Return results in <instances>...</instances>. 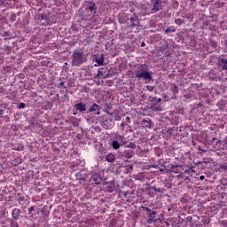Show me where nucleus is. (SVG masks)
<instances>
[{"label": "nucleus", "mask_w": 227, "mask_h": 227, "mask_svg": "<svg viewBox=\"0 0 227 227\" xmlns=\"http://www.w3.org/2000/svg\"><path fill=\"white\" fill-rule=\"evenodd\" d=\"M71 65L72 67H81L83 63H86L88 59H86V54L82 50H74L71 56Z\"/></svg>", "instance_id": "nucleus-1"}, {"label": "nucleus", "mask_w": 227, "mask_h": 227, "mask_svg": "<svg viewBox=\"0 0 227 227\" xmlns=\"http://www.w3.org/2000/svg\"><path fill=\"white\" fill-rule=\"evenodd\" d=\"M137 79H144V81H152V72L148 71L146 64L138 65L135 71Z\"/></svg>", "instance_id": "nucleus-2"}, {"label": "nucleus", "mask_w": 227, "mask_h": 227, "mask_svg": "<svg viewBox=\"0 0 227 227\" xmlns=\"http://www.w3.org/2000/svg\"><path fill=\"white\" fill-rule=\"evenodd\" d=\"M129 20V23L128 22L127 26L129 29H132L134 27H141V20H139V17H137V15L132 14Z\"/></svg>", "instance_id": "nucleus-3"}, {"label": "nucleus", "mask_w": 227, "mask_h": 227, "mask_svg": "<svg viewBox=\"0 0 227 227\" xmlns=\"http://www.w3.org/2000/svg\"><path fill=\"white\" fill-rule=\"evenodd\" d=\"M35 19L36 24H39V26H49V16L45 14H37Z\"/></svg>", "instance_id": "nucleus-4"}, {"label": "nucleus", "mask_w": 227, "mask_h": 227, "mask_svg": "<svg viewBox=\"0 0 227 227\" xmlns=\"http://www.w3.org/2000/svg\"><path fill=\"white\" fill-rule=\"evenodd\" d=\"M152 8L151 13H157L162 10V1L161 0H152L151 1Z\"/></svg>", "instance_id": "nucleus-5"}, {"label": "nucleus", "mask_w": 227, "mask_h": 227, "mask_svg": "<svg viewBox=\"0 0 227 227\" xmlns=\"http://www.w3.org/2000/svg\"><path fill=\"white\" fill-rule=\"evenodd\" d=\"M90 183L92 185H100L102 184V177L98 173L94 172L90 176Z\"/></svg>", "instance_id": "nucleus-6"}, {"label": "nucleus", "mask_w": 227, "mask_h": 227, "mask_svg": "<svg viewBox=\"0 0 227 227\" xmlns=\"http://www.w3.org/2000/svg\"><path fill=\"white\" fill-rule=\"evenodd\" d=\"M183 168V165H170V168L168 171V173H175L176 175H178L180 171H184Z\"/></svg>", "instance_id": "nucleus-7"}, {"label": "nucleus", "mask_w": 227, "mask_h": 227, "mask_svg": "<svg viewBox=\"0 0 227 227\" xmlns=\"http://www.w3.org/2000/svg\"><path fill=\"white\" fill-rule=\"evenodd\" d=\"M147 224H153V223H157V212L153 211L149 213L148 219L146 220Z\"/></svg>", "instance_id": "nucleus-8"}, {"label": "nucleus", "mask_w": 227, "mask_h": 227, "mask_svg": "<svg viewBox=\"0 0 227 227\" xmlns=\"http://www.w3.org/2000/svg\"><path fill=\"white\" fill-rule=\"evenodd\" d=\"M129 14L125 12H121L118 16L119 24H125L129 22Z\"/></svg>", "instance_id": "nucleus-9"}, {"label": "nucleus", "mask_w": 227, "mask_h": 227, "mask_svg": "<svg viewBox=\"0 0 227 227\" xmlns=\"http://www.w3.org/2000/svg\"><path fill=\"white\" fill-rule=\"evenodd\" d=\"M100 106L94 103L92 106H90V109L87 111V113H94V114H100Z\"/></svg>", "instance_id": "nucleus-10"}, {"label": "nucleus", "mask_w": 227, "mask_h": 227, "mask_svg": "<svg viewBox=\"0 0 227 227\" xmlns=\"http://www.w3.org/2000/svg\"><path fill=\"white\" fill-rule=\"evenodd\" d=\"M220 70H227V59H220L217 62Z\"/></svg>", "instance_id": "nucleus-11"}, {"label": "nucleus", "mask_w": 227, "mask_h": 227, "mask_svg": "<svg viewBox=\"0 0 227 227\" xmlns=\"http://www.w3.org/2000/svg\"><path fill=\"white\" fill-rule=\"evenodd\" d=\"M94 61L98 63V67H103L104 65V55L96 54L94 57Z\"/></svg>", "instance_id": "nucleus-12"}, {"label": "nucleus", "mask_w": 227, "mask_h": 227, "mask_svg": "<svg viewBox=\"0 0 227 227\" xmlns=\"http://www.w3.org/2000/svg\"><path fill=\"white\" fill-rule=\"evenodd\" d=\"M74 108L76 111H79V113H84L86 112V104L77 103L74 105Z\"/></svg>", "instance_id": "nucleus-13"}, {"label": "nucleus", "mask_w": 227, "mask_h": 227, "mask_svg": "<svg viewBox=\"0 0 227 227\" xmlns=\"http://www.w3.org/2000/svg\"><path fill=\"white\" fill-rule=\"evenodd\" d=\"M87 7L90 12L97 13V5L93 2H88Z\"/></svg>", "instance_id": "nucleus-14"}, {"label": "nucleus", "mask_w": 227, "mask_h": 227, "mask_svg": "<svg viewBox=\"0 0 227 227\" xmlns=\"http://www.w3.org/2000/svg\"><path fill=\"white\" fill-rule=\"evenodd\" d=\"M115 137H116V139L121 141V146H123V145H127V143H129V141H127V138H125V136L116 135Z\"/></svg>", "instance_id": "nucleus-15"}, {"label": "nucleus", "mask_w": 227, "mask_h": 227, "mask_svg": "<svg viewBox=\"0 0 227 227\" xmlns=\"http://www.w3.org/2000/svg\"><path fill=\"white\" fill-rule=\"evenodd\" d=\"M12 217L13 219H19L20 217V209L19 208H14L12 210Z\"/></svg>", "instance_id": "nucleus-16"}, {"label": "nucleus", "mask_w": 227, "mask_h": 227, "mask_svg": "<svg viewBox=\"0 0 227 227\" xmlns=\"http://www.w3.org/2000/svg\"><path fill=\"white\" fill-rule=\"evenodd\" d=\"M189 169L184 170V175H189V176H192V173H196V171L194 169H192L194 168V166L191 165L188 167Z\"/></svg>", "instance_id": "nucleus-17"}, {"label": "nucleus", "mask_w": 227, "mask_h": 227, "mask_svg": "<svg viewBox=\"0 0 227 227\" xmlns=\"http://www.w3.org/2000/svg\"><path fill=\"white\" fill-rule=\"evenodd\" d=\"M150 191H155V192H159L160 194H164V188H157L156 186H150Z\"/></svg>", "instance_id": "nucleus-18"}, {"label": "nucleus", "mask_w": 227, "mask_h": 227, "mask_svg": "<svg viewBox=\"0 0 227 227\" xmlns=\"http://www.w3.org/2000/svg\"><path fill=\"white\" fill-rule=\"evenodd\" d=\"M111 146L114 148V150H118L120 149V146H121V144L118 143L117 140H113L111 143H110Z\"/></svg>", "instance_id": "nucleus-19"}, {"label": "nucleus", "mask_w": 227, "mask_h": 227, "mask_svg": "<svg viewBox=\"0 0 227 227\" xmlns=\"http://www.w3.org/2000/svg\"><path fill=\"white\" fill-rule=\"evenodd\" d=\"M107 162H114L116 160V156L113 153H109L106 157Z\"/></svg>", "instance_id": "nucleus-20"}, {"label": "nucleus", "mask_w": 227, "mask_h": 227, "mask_svg": "<svg viewBox=\"0 0 227 227\" xmlns=\"http://www.w3.org/2000/svg\"><path fill=\"white\" fill-rule=\"evenodd\" d=\"M142 125H144V127L145 129H152V127H153L152 122L150 121L145 120V119L142 121Z\"/></svg>", "instance_id": "nucleus-21"}, {"label": "nucleus", "mask_w": 227, "mask_h": 227, "mask_svg": "<svg viewBox=\"0 0 227 227\" xmlns=\"http://www.w3.org/2000/svg\"><path fill=\"white\" fill-rule=\"evenodd\" d=\"M75 178H76V180L84 181V180H86V175H84V174H82L81 172H78L75 175Z\"/></svg>", "instance_id": "nucleus-22"}, {"label": "nucleus", "mask_w": 227, "mask_h": 227, "mask_svg": "<svg viewBox=\"0 0 227 227\" xmlns=\"http://www.w3.org/2000/svg\"><path fill=\"white\" fill-rule=\"evenodd\" d=\"M176 31V28L173 26L168 27L166 30H165V34L168 35V33H175Z\"/></svg>", "instance_id": "nucleus-23"}, {"label": "nucleus", "mask_w": 227, "mask_h": 227, "mask_svg": "<svg viewBox=\"0 0 227 227\" xmlns=\"http://www.w3.org/2000/svg\"><path fill=\"white\" fill-rule=\"evenodd\" d=\"M150 109L152 111H155V112H160L162 111V108H160V106H157V105H151L150 106Z\"/></svg>", "instance_id": "nucleus-24"}, {"label": "nucleus", "mask_w": 227, "mask_h": 227, "mask_svg": "<svg viewBox=\"0 0 227 227\" xmlns=\"http://www.w3.org/2000/svg\"><path fill=\"white\" fill-rule=\"evenodd\" d=\"M126 148H131L132 150H136V144L134 142H129Z\"/></svg>", "instance_id": "nucleus-25"}, {"label": "nucleus", "mask_w": 227, "mask_h": 227, "mask_svg": "<svg viewBox=\"0 0 227 227\" xmlns=\"http://www.w3.org/2000/svg\"><path fill=\"white\" fill-rule=\"evenodd\" d=\"M184 22H185V21L182 19H177L175 20V23L177 24V26H182V24H184Z\"/></svg>", "instance_id": "nucleus-26"}, {"label": "nucleus", "mask_w": 227, "mask_h": 227, "mask_svg": "<svg viewBox=\"0 0 227 227\" xmlns=\"http://www.w3.org/2000/svg\"><path fill=\"white\" fill-rule=\"evenodd\" d=\"M33 212H35V206H32L28 209V214L31 215Z\"/></svg>", "instance_id": "nucleus-27"}, {"label": "nucleus", "mask_w": 227, "mask_h": 227, "mask_svg": "<svg viewBox=\"0 0 227 227\" xmlns=\"http://www.w3.org/2000/svg\"><path fill=\"white\" fill-rule=\"evenodd\" d=\"M142 208H144V210H145L146 212H148V214H151V213L153 212L152 209H150L149 207H142Z\"/></svg>", "instance_id": "nucleus-28"}, {"label": "nucleus", "mask_w": 227, "mask_h": 227, "mask_svg": "<svg viewBox=\"0 0 227 227\" xmlns=\"http://www.w3.org/2000/svg\"><path fill=\"white\" fill-rule=\"evenodd\" d=\"M177 180H182L184 178V174L180 173L179 175L176 176Z\"/></svg>", "instance_id": "nucleus-29"}, {"label": "nucleus", "mask_w": 227, "mask_h": 227, "mask_svg": "<svg viewBox=\"0 0 227 227\" xmlns=\"http://www.w3.org/2000/svg\"><path fill=\"white\" fill-rule=\"evenodd\" d=\"M24 107H26V104L25 103H20L19 109H24Z\"/></svg>", "instance_id": "nucleus-30"}, {"label": "nucleus", "mask_w": 227, "mask_h": 227, "mask_svg": "<svg viewBox=\"0 0 227 227\" xmlns=\"http://www.w3.org/2000/svg\"><path fill=\"white\" fill-rule=\"evenodd\" d=\"M100 75H104V73L100 69H98L97 77H100Z\"/></svg>", "instance_id": "nucleus-31"}, {"label": "nucleus", "mask_w": 227, "mask_h": 227, "mask_svg": "<svg viewBox=\"0 0 227 227\" xmlns=\"http://www.w3.org/2000/svg\"><path fill=\"white\" fill-rule=\"evenodd\" d=\"M72 29L74 31V33L79 32V28H77V27H75V26H72Z\"/></svg>", "instance_id": "nucleus-32"}, {"label": "nucleus", "mask_w": 227, "mask_h": 227, "mask_svg": "<svg viewBox=\"0 0 227 227\" xmlns=\"http://www.w3.org/2000/svg\"><path fill=\"white\" fill-rule=\"evenodd\" d=\"M184 182H191V178H189V176H184Z\"/></svg>", "instance_id": "nucleus-33"}, {"label": "nucleus", "mask_w": 227, "mask_h": 227, "mask_svg": "<svg viewBox=\"0 0 227 227\" xmlns=\"http://www.w3.org/2000/svg\"><path fill=\"white\" fill-rule=\"evenodd\" d=\"M192 217L191 216L186 217V223H192Z\"/></svg>", "instance_id": "nucleus-34"}, {"label": "nucleus", "mask_w": 227, "mask_h": 227, "mask_svg": "<svg viewBox=\"0 0 227 227\" xmlns=\"http://www.w3.org/2000/svg\"><path fill=\"white\" fill-rule=\"evenodd\" d=\"M3 114H4V110L0 109V118H3Z\"/></svg>", "instance_id": "nucleus-35"}, {"label": "nucleus", "mask_w": 227, "mask_h": 227, "mask_svg": "<svg viewBox=\"0 0 227 227\" xmlns=\"http://www.w3.org/2000/svg\"><path fill=\"white\" fill-rule=\"evenodd\" d=\"M115 120H117V121H120V120H121V117L120 115L115 116Z\"/></svg>", "instance_id": "nucleus-36"}, {"label": "nucleus", "mask_w": 227, "mask_h": 227, "mask_svg": "<svg viewBox=\"0 0 227 227\" xmlns=\"http://www.w3.org/2000/svg\"><path fill=\"white\" fill-rule=\"evenodd\" d=\"M126 121L129 122V123H130V117L127 116V117H126Z\"/></svg>", "instance_id": "nucleus-37"}, {"label": "nucleus", "mask_w": 227, "mask_h": 227, "mask_svg": "<svg viewBox=\"0 0 227 227\" xmlns=\"http://www.w3.org/2000/svg\"><path fill=\"white\" fill-rule=\"evenodd\" d=\"M208 223H210L209 220H205V221L203 222V224H208Z\"/></svg>", "instance_id": "nucleus-38"}, {"label": "nucleus", "mask_w": 227, "mask_h": 227, "mask_svg": "<svg viewBox=\"0 0 227 227\" xmlns=\"http://www.w3.org/2000/svg\"><path fill=\"white\" fill-rule=\"evenodd\" d=\"M200 180H205V176H200Z\"/></svg>", "instance_id": "nucleus-39"}, {"label": "nucleus", "mask_w": 227, "mask_h": 227, "mask_svg": "<svg viewBox=\"0 0 227 227\" xmlns=\"http://www.w3.org/2000/svg\"><path fill=\"white\" fill-rule=\"evenodd\" d=\"M121 127H122V130H124L125 123L122 122V123L121 124Z\"/></svg>", "instance_id": "nucleus-40"}, {"label": "nucleus", "mask_w": 227, "mask_h": 227, "mask_svg": "<svg viewBox=\"0 0 227 227\" xmlns=\"http://www.w3.org/2000/svg\"><path fill=\"white\" fill-rule=\"evenodd\" d=\"M59 86H65V82H61L59 83Z\"/></svg>", "instance_id": "nucleus-41"}, {"label": "nucleus", "mask_w": 227, "mask_h": 227, "mask_svg": "<svg viewBox=\"0 0 227 227\" xmlns=\"http://www.w3.org/2000/svg\"><path fill=\"white\" fill-rule=\"evenodd\" d=\"M162 102V98H158L157 103Z\"/></svg>", "instance_id": "nucleus-42"}, {"label": "nucleus", "mask_w": 227, "mask_h": 227, "mask_svg": "<svg viewBox=\"0 0 227 227\" xmlns=\"http://www.w3.org/2000/svg\"><path fill=\"white\" fill-rule=\"evenodd\" d=\"M145 43H142L141 47H145Z\"/></svg>", "instance_id": "nucleus-43"}, {"label": "nucleus", "mask_w": 227, "mask_h": 227, "mask_svg": "<svg viewBox=\"0 0 227 227\" xmlns=\"http://www.w3.org/2000/svg\"><path fill=\"white\" fill-rule=\"evenodd\" d=\"M226 227H227V222H225V224H224Z\"/></svg>", "instance_id": "nucleus-44"}, {"label": "nucleus", "mask_w": 227, "mask_h": 227, "mask_svg": "<svg viewBox=\"0 0 227 227\" xmlns=\"http://www.w3.org/2000/svg\"><path fill=\"white\" fill-rule=\"evenodd\" d=\"M107 113V114H111V113H109V112H106Z\"/></svg>", "instance_id": "nucleus-45"}, {"label": "nucleus", "mask_w": 227, "mask_h": 227, "mask_svg": "<svg viewBox=\"0 0 227 227\" xmlns=\"http://www.w3.org/2000/svg\"><path fill=\"white\" fill-rule=\"evenodd\" d=\"M160 171H164V170L162 168H160Z\"/></svg>", "instance_id": "nucleus-46"}]
</instances>
